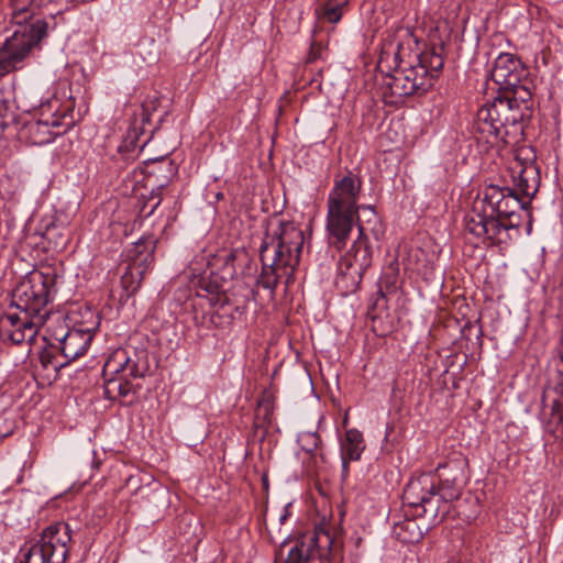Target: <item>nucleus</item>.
Returning a JSON list of instances; mask_svg holds the SVG:
<instances>
[{
    "label": "nucleus",
    "instance_id": "nucleus-1",
    "mask_svg": "<svg viewBox=\"0 0 563 563\" xmlns=\"http://www.w3.org/2000/svg\"><path fill=\"white\" fill-rule=\"evenodd\" d=\"M417 44L409 27L396 26L385 32L377 60L385 103L397 104L406 97L426 92L442 70L443 48L431 46L415 53L412 45Z\"/></svg>",
    "mask_w": 563,
    "mask_h": 563
},
{
    "label": "nucleus",
    "instance_id": "nucleus-2",
    "mask_svg": "<svg viewBox=\"0 0 563 563\" xmlns=\"http://www.w3.org/2000/svg\"><path fill=\"white\" fill-rule=\"evenodd\" d=\"M529 200L523 199L509 186L487 185L477 195L472 210L464 217V233L476 241L494 244L507 243L510 231H518L522 213L531 228L532 216Z\"/></svg>",
    "mask_w": 563,
    "mask_h": 563
},
{
    "label": "nucleus",
    "instance_id": "nucleus-3",
    "mask_svg": "<svg viewBox=\"0 0 563 563\" xmlns=\"http://www.w3.org/2000/svg\"><path fill=\"white\" fill-rule=\"evenodd\" d=\"M361 190V178L349 172L334 180L329 192L325 229L330 245L338 250L345 246L354 225L358 230V236L354 242H361L366 246H371V235L379 240L384 233L383 223L375 209L372 206L357 205Z\"/></svg>",
    "mask_w": 563,
    "mask_h": 563
},
{
    "label": "nucleus",
    "instance_id": "nucleus-4",
    "mask_svg": "<svg viewBox=\"0 0 563 563\" xmlns=\"http://www.w3.org/2000/svg\"><path fill=\"white\" fill-rule=\"evenodd\" d=\"M303 244V232L294 222L279 221L276 228L267 230L260 247L263 267L256 286L269 290L274 297L283 278L289 284L299 264Z\"/></svg>",
    "mask_w": 563,
    "mask_h": 563
},
{
    "label": "nucleus",
    "instance_id": "nucleus-5",
    "mask_svg": "<svg viewBox=\"0 0 563 563\" xmlns=\"http://www.w3.org/2000/svg\"><path fill=\"white\" fill-rule=\"evenodd\" d=\"M43 2L44 0H10L11 21L18 29L0 45V76L21 69L31 51L46 36L45 21L27 23Z\"/></svg>",
    "mask_w": 563,
    "mask_h": 563
},
{
    "label": "nucleus",
    "instance_id": "nucleus-6",
    "mask_svg": "<svg viewBox=\"0 0 563 563\" xmlns=\"http://www.w3.org/2000/svg\"><path fill=\"white\" fill-rule=\"evenodd\" d=\"M465 482H439L429 474L411 478L402 493V504L409 507L413 517L439 516L443 518L450 511V505L460 498Z\"/></svg>",
    "mask_w": 563,
    "mask_h": 563
},
{
    "label": "nucleus",
    "instance_id": "nucleus-7",
    "mask_svg": "<svg viewBox=\"0 0 563 563\" xmlns=\"http://www.w3.org/2000/svg\"><path fill=\"white\" fill-rule=\"evenodd\" d=\"M56 282L57 274L51 267L31 272L12 290L11 307L19 310L18 314L45 323L49 314L48 303L56 292Z\"/></svg>",
    "mask_w": 563,
    "mask_h": 563
},
{
    "label": "nucleus",
    "instance_id": "nucleus-8",
    "mask_svg": "<svg viewBox=\"0 0 563 563\" xmlns=\"http://www.w3.org/2000/svg\"><path fill=\"white\" fill-rule=\"evenodd\" d=\"M523 120L521 109L499 91L493 101L478 109L473 130L486 143L494 144L497 141L507 143L510 129L520 130V123Z\"/></svg>",
    "mask_w": 563,
    "mask_h": 563
},
{
    "label": "nucleus",
    "instance_id": "nucleus-9",
    "mask_svg": "<svg viewBox=\"0 0 563 563\" xmlns=\"http://www.w3.org/2000/svg\"><path fill=\"white\" fill-rule=\"evenodd\" d=\"M75 125L74 102L54 97L40 107V118L23 124L20 137L31 145H46Z\"/></svg>",
    "mask_w": 563,
    "mask_h": 563
},
{
    "label": "nucleus",
    "instance_id": "nucleus-10",
    "mask_svg": "<svg viewBox=\"0 0 563 563\" xmlns=\"http://www.w3.org/2000/svg\"><path fill=\"white\" fill-rule=\"evenodd\" d=\"M71 530L68 523L56 521L40 533L20 563H65L69 555Z\"/></svg>",
    "mask_w": 563,
    "mask_h": 563
},
{
    "label": "nucleus",
    "instance_id": "nucleus-11",
    "mask_svg": "<svg viewBox=\"0 0 563 563\" xmlns=\"http://www.w3.org/2000/svg\"><path fill=\"white\" fill-rule=\"evenodd\" d=\"M372 257L371 246L354 242L340 258L334 284L342 295L346 296L358 289L365 271L372 265Z\"/></svg>",
    "mask_w": 563,
    "mask_h": 563
},
{
    "label": "nucleus",
    "instance_id": "nucleus-12",
    "mask_svg": "<svg viewBox=\"0 0 563 563\" xmlns=\"http://www.w3.org/2000/svg\"><path fill=\"white\" fill-rule=\"evenodd\" d=\"M528 76H530L528 67L520 58L509 53H500L490 71V77L500 92L508 87H516Z\"/></svg>",
    "mask_w": 563,
    "mask_h": 563
},
{
    "label": "nucleus",
    "instance_id": "nucleus-13",
    "mask_svg": "<svg viewBox=\"0 0 563 563\" xmlns=\"http://www.w3.org/2000/svg\"><path fill=\"white\" fill-rule=\"evenodd\" d=\"M158 106L159 99L157 97H146L137 112L134 113L126 137L117 147V152L123 159H128L137 147L140 135L145 133V124L150 123L151 115L157 110Z\"/></svg>",
    "mask_w": 563,
    "mask_h": 563
},
{
    "label": "nucleus",
    "instance_id": "nucleus-14",
    "mask_svg": "<svg viewBox=\"0 0 563 563\" xmlns=\"http://www.w3.org/2000/svg\"><path fill=\"white\" fill-rule=\"evenodd\" d=\"M509 174L512 181V187L520 197L529 200L537 194L540 186V173L532 161H522L516 157L510 166Z\"/></svg>",
    "mask_w": 563,
    "mask_h": 563
},
{
    "label": "nucleus",
    "instance_id": "nucleus-15",
    "mask_svg": "<svg viewBox=\"0 0 563 563\" xmlns=\"http://www.w3.org/2000/svg\"><path fill=\"white\" fill-rule=\"evenodd\" d=\"M43 324L44 322H34L31 318L9 312L0 318V335L19 345L34 340L37 328Z\"/></svg>",
    "mask_w": 563,
    "mask_h": 563
},
{
    "label": "nucleus",
    "instance_id": "nucleus-16",
    "mask_svg": "<svg viewBox=\"0 0 563 563\" xmlns=\"http://www.w3.org/2000/svg\"><path fill=\"white\" fill-rule=\"evenodd\" d=\"M399 289V267L397 262L391 263L382 273L378 282L377 298L369 307L368 314L375 319L378 316L376 310H387V297L394 295Z\"/></svg>",
    "mask_w": 563,
    "mask_h": 563
},
{
    "label": "nucleus",
    "instance_id": "nucleus-17",
    "mask_svg": "<svg viewBox=\"0 0 563 563\" xmlns=\"http://www.w3.org/2000/svg\"><path fill=\"white\" fill-rule=\"evenodd\" d=\"M117 376H132L137 378L143 376V369H140L124 349H118L111 353L103 365V378H114Z\"/></svg>",
    "mask_w": 563,
    "mask_h": 563
},
{
    "label": "nucleus",
    "instance_id": "nucleus-18",
    "mask_svg": "<svg viewBox=\"0 0 563 563\" xmlns=\"http://www.w3.org/2000/svg\"><path fill=\"white\" fill-rule=\"evenodd\" d=\"M56 340L59 342L60 355L67 364L86 353L91 335L87 331L71 329L67 330L60 338H56Z\"/></svg>",
    "mask_w": 563,
    "mask_h": 563
},
{
    "label": "nucleus",
    "instance_id": "nucleus-19",
    "mask_svg": "<svg viewBox=\"0 0 563 563\" xmlns=\"http://www.w3.org/2000/svg\"><path fill=\"white\" fill-rule=\"evenodd\" d=\"M320 538L321 531L319 530H313L300 536L296 542V545L289 551L286 563H307L314 556L320 555Z\"/></svg>",
    "mask_w": 563,
    "mask_h": 563
},
{
    "label": "nucleus",
    "instance_id": "nucleus-20",
    "mask_svg": "<svg viewBox=\"0 0 563 563\" xmlns=\"http://www.w3.org/2000/svg\"><path fill=\"white\" fill-rule=\"evenodd\" d=\"M468 460L462 453H453L448 461L440 463L435 470L439 482L467 483Z\"/></svg>",
    "mask_w": 563,
    "mask_h": 563
},
{
    "label": "nucleus",
    "instance_id": "nucleus-21",
    "mask_svg": "<svg viewBox=\"0 0 563 563\" xmlns=\"http://www.w3.org/2000/svg\"><path fill=\"white\" fill-rule=\"evenodd\" d=\"M274 413V399L264 395L257 401V408L253 421V435L263 441L266 438L267 431L273 423Z\"/></svg>",
    "mask_w": 563,
    "mask_h": 563
},
{
    "label": "nucleus",
    "instance_id": "nucleus-22",
    "mask_svg": "<svg viewBox=\"0 0 563 563\" xmlns=\"http://www.w3.org/2000/svg\"><path fill=\"white\" fill-rule=\"evenodd\" d=\"M156 244L157 239L154 235L142 236L129 251L130 264L144 267L148 271L154 263Z\"/></svg>",
    "mask_w": 563,
    "mask_h": 563
},
{
    "label": "nucleus",
    "instance_id": "nucleus-23",
    "mask_svg": "<svg viewBox=\"0 0 563 563\" xmlns=\"http://www.w3.org/2000/svg\"><path fill=\"white\" fill-rule=\"evenodd\" d=\"M130 378L132 376L106 378L103 384L104 397L111 400H120L121 402H132V399L128 398L136 394V387Z\"/></svg>",
    "mask_w": 563,
    "mask_h": 563
},
{
    "label": "nucleus",
    "instance_id": "nucleus-24",
    "mask_svg": "<svg viewBox=\"0 0 563 563\" xmlns=\"http://www.w3.org/2000/svg\"><path fill=\"white\" fill-rule=\"evenodd\" d=\"M365 448V440L361 431L354 428L346 430L341 442L343 466L346 467L351 461H358Z\"/></svg>",
    "mask_w": 563,
    "mask_h": 563
},
{
    "label": "nucleus",
    "instance_id": "nucleus-25",
    "mask_svg": "<svg viewBox=\"0 0 563 563\" xmlns=\"http://www.w3.org/2000/svg\"><path fill=\"white\" fill-rule=\"evenodd\" d=\"M532 79L528 76L519 85L517 84L516 87H508L501 91L503 95L511 101V103H516L521 109L523 119L527 115L529 102L532 99Z\"/></svg>",
    "mask_w": 563,
    "mask_h": 563
},
{
    "label": "nucleus",
    "instance_id": "nucleus-26",
    "mask_svg": "<svg viewBox=\"0 0 563 563\" xmlns=\"http://www.w3.org/2000/svg\"><path fill=\"white\" fill-rule=\"evenodd\" d=\"M350 0H327L314 13L322 23L336 24L349 10Z\"/></svg>",
    "mask_w": 563,
    "mask_h": 563
},
{
    "label": "nucleus",
    "instance_id": "nucleus-27",
    "mask_svg": "<svg viewBox=\"0 0 563 563\" xmlns=\"http://www.w3.org/2000/svg\"><path fill=\"white\" fill-rule=\"evenodd\" d=\"M554 393L558 395L552 402L550 417L548 418L547 426L551 433H554L555 430L563 423V378L556 376L554 386Z\"/></svg>",
    "mask_w": 563,
    "mask_h": 563
},
{
    "label": "nucleus",
    "instance_id": "nucleus-28",
    "mask_svg": "<svg viewBox=\"0 0 563 563\" xmlns=\"http://www.w3.org/2000/svg\"><path fill=\"white\" fill-rule=\"evenodd\" d=\"M396 538L402 543H417L422 539L423 532L415 519H405L394 527Z\"/></svg>",
    "mask_w": 563,
    "mask_h": 563
},
{
    "label": "nucleus",
    "instance_id": "nucleus-29",
    "mask_svg": "<svg viewBox=\"0 0 563 563\" xmlns=\"http://www.w3.org/2000/svg\"><path fill=\"white\" fill-rule=\"evenodd\" d=\"M43 239L47 242L48 247L55 252L65 250L69 243L67 229L56 223H51L45 228Z\"/></svg>",
    "mask_w": 563,
    "mask_h": 563
},
{
    "label": "nucleus",
    "instance_id": "nucleus-30",
    "mask_svg": "<svg viewBox=\"0 0 563 563\" xmlns=\"http://www.w3.org/2000/svg\"><path fill=\"white\" fill-rule=\"evenodd\" d=\"M146 272L147 269L144 267L129 264L121 277V285L128 297L133 296L140 289Z\"/></svg>",
    "mask_w": 563,
    "mask_h": 563
},
{
    "label": "nucleus",
    "instance_id": "nucleus-31",
    "mask_svg": "<svg viewBox=\"0 0 563 563\" xmlns=\"http://www.w3.org/2000/svg\"><path fill=\"white\" fill-rule=\"evenodd\" d=\"M199 287L201 290L206 291L207 295L199 294L200 297L206 296L212 306L219 305L221 310L227 312V307H229L228 297L224 292L220 290V286L217 283L211 282L207 278H201L199 280Z\"/></svg>",
    "mask_w": 563,
    "mask_h": 563
},
{
    "label": "nucleus",
    "instance_id": "nucleus-32",
    "mask_svg": "<svg viewBox=\"0 0 563 563\" xmlns=\"http://www.w3.org/2000/svg\"><path fill=\"white\" fill-rule=\"evenodd\" d=\"M60 355L55 353L53 346L45 347L40 353V363L44 369H52L54 373H57L58 369L66 365L65 362H60L58 360Z\"/></svg>",
    "mask_w": 563,
    "mask_h": 563
},
{
    "label": "nucleus",
    "instance_id": "nucleus-33",
    "mask_svg": "<svg viewBox=\"0 0 563 563\" xmlns=\"http://www.w3.org/2000/svg\"><path fill=\"white\" fill-rule=\"evenodd\" d=\"M161 202V195L152 191L151 195L146 197L140 206V213L145 218L152 216Z\"/></svg>",
    "mask_w": 563,
    "mask_h": 563
},
{
    "label": "nucleus",
    "instance_id": "nucleus-34",
    "mask_svg": "<svg viewBox=\"0 0 563 563\" xmlns=\"http://www.w3.org/2000/svg\"><path fill=\"white\" fill-rule=\"evenodd\" d=\"M15 421L7 412L0 413V441L13 434Z\"/></svg>",
    "mask_w": 563,
    "mask_h": 563
},
{
    "label": "nucleus",
    "instance_id": "nucleus-35",
    "mask_svg": "<svg viewBox=\"0 0 563 563\" xmlns=\"http://www.w3.org/2000/svg\"><path fill=\"white\" fill-rule=\"evenodd\" d=\"M323 49H324V47L321 43L312 42L310 45L309 53L306 57V63L312 64V63L317 62L318 59L322 58Z\"/></svg>",
    "mask_w": 563,
    "mask_h": 563
},
{
    "label": "nucleus",
    "instance_id": "nucleus-36",
    "mask_svg": "<svg viewBox=\"0 0 563 563\" xmlns=\"http://www.w3.org/2000/svg\"><path fill=\"white\" fill-rule=\"evenodd\" d=\"M10 123V115L4 107H0V133H2Z\"/></svg>",
    "mask_w": 563,
    "mask_h": 563
},
{
    "label": "nucleus",
    "instance_id": "nucleus-37",
    "mask_svg": "<svg viewBox=\"0 0 563 563\" xmlns=\"http://www.w3.org/2000/svg\"><path fill=\"white\" fill-rule=\"evenodd\" d=\"M306 439L308 440V445H310L309 448H306V450L309 452L313 451L318 446L319 437L316 433H312L308 434Z\"/></svg>",
    "mask_w": 563,
    "mask_h": 563
},
{
    "label": "nucleus",
    "instance_id": "nucleus-38",
    "mask_svg": "<svg viewBox=\"0 0 563 563\" xmlns=\"http://www.w3.org/2000/svg\"><path fill=\"white\" fill-rule=\"evenodd\" d=\"M350 541L353 543L356 550H358L363 543V538L357 533L351 536Z\"/></svg>",
    "mask_w": 563,
    "mask_h": 563
},
{
    "label": "nucleus",
    "instance_id": "nucleus-39",
    "mask_svg": "<svg viewBox=\"0 0 563 563\" xmlns=\"http://www.w3.org/2000/svg\"><path fill=\"white\" fill-rule=\"evenodd\" d=\"M562 345H563V334H562ZM556 376L563 378V353L560 356V362L558 364V369H556Z\"/></svg>",
    "mask_w": 563,
    "mask_h": 563
},
{
    "label": "nucleus",
    "instance_id": "nucleus-40",
    "mask_svg": "<svg viewBox=\"0 0 563 563\" xmlns=\"http://www.w3.org/2000/svg\"><path fill=\"white\" fill-rule=\"evenodd\" d=\"M322 536L324 537L327 544H330V536L324 532H322Z\"/></svg>",
    "mask_w": 563,
    "mask_h": 563
},
{
    "label": "nucleus",
    "instance_id": "nucleus-41",
    "mask_svg": "<svg viewBox=\"0 0 563 563\" xmlns=\"http://www.w3.org/2000/svg\"><path fill=\"white\" fill-rule=\"evenodd\" d=\"M235 309H236V311H239L240 313H243V312H244V310H245V307H242V308L236 307Z\"/></svg>",
    "mask_w": 563,
    "mask_h": 563
}]
</instances>
